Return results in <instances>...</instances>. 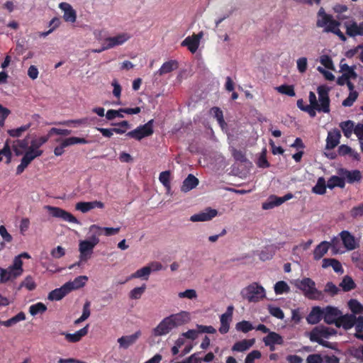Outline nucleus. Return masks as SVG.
Wrapping results in <instances>:
<instances>
[{
    "label": "nucleus",
    "instance_id": "obj_40",
    "mask_svg": "<svg viewBox=\"0 0 363 363\" xmlns=\"http://www.w3.org/2000/svg\"><path fill=\"white\" fill-rule=\"evenodd\" d=\"M327 184H325V181L324 178L320 177L316 184L313 187V192L316 194L323 195L325 193Z\"/></svg>",
    "mask_w": 363,
    "mask_h": 363
},
{
    "label": "nucleus",
    "instance_id": "obj_9",
    "mask_svg": "<svg viewBox=\"0 0 363 363\" xmlns=\"http://www.w3.org/2000/svg\"><path fill=\"white\" fill-rule=\"evenodd\" d=\"M44 208L46 209L52 217L60 218L64 221L71 223H79L78 220L72 214L60 208L45 206Z\"/></svg>",
    "mask_w": 363,
    "mask_h": 363
},
{
    "label": "nucleus",
    "instance_id": "obj_2",
    "mask_svg": "<svg viewBox=\"0 0 363 363\" xmlns=\"http://www.w3.org/2000/svg\"><path fill=\"white\" fill-rule=\"evenodd\" d=\"M291 284L309 299L320 300L323 297V293L315 288V281L310 278L305 277L302 279H294L291 281Z\"/></svg>",
    "mask_w": 363,
    "mask_h": 363
},
{
    "label": "nucleus",
    "instance_id": "obj_35",
    "mask_svg": "<svg viewBox=\"0 0 363 363\" xmlns=\"http://www.w3.org/2000/svg\"><path fill=\"white\" fill-rule=\"evenodd\" d=\"M42 153V150H35L30 146L21 160L29 164L35 158L40 156Z\"/></svg>",
    "mask_w": 363,
    "mask_h": 363
},
{
    "label": "nucleus",
    "instance_id": "obj_49",
    "mask_svg": "<svg viewBox=\"0 0 363 363\" xmlns=\"http://www.w3.org/2000/svg\"><path fill=\"white\" fill-rule=\"evenodd\" d=\"M275 89L280 94H285L289 96H295V91L294 89L293 86L290 85H281L279 86H277Z\"/></svg>",
    "mask_w": 363,
    "mask_h": 363
},
{
    "label": "nucleus",
    "instance_id": "obj_7",
    "mask_svg": "<svg viewBox=\"0 0 363 363\" xmlns=\"http://www.w3.org/2000/svg\"><path fill=\"white\" fill-rule=\"evenodd\" d=\"M336 334L335 329L325 326H318L315 328L311 333V340L316 342L320 345H326L325 338H329L330 336Z\"/></svg>",
    "mask_w": 363,
    "mask_h": 363
},
{
    "label": "nucleus",
    "instance_id": "obj_48",
    "mask_svg": "<svg viewBox=\"0 0 363 363\" xmlns=\"http://www.w3.org/2000/svg\"><path fill=\"white\" fill-rule=\"evenodd\" d=\"M340 72L350 79H355L357 77L354 68L347 64L340 63Z\"/></svg>",
    "mask_w": 363,
    "mask_h": 363
},
{
    "label": "nucleus",
    "instance_id": "obj_19",
    "mask_svg": "<svg viewBox=\"0 0 363 363\" xmlns=\"http://www.w3.org/2000/svg\"><path fill=\"white\" fill-rule=\"evenodd\" d=\"M96 208H104V203H102L101 201H89V202L81 201V202L77 203L75 205L76 210H77L83 213H86Z\"/></svg>",
    "mask_w": 363,
    "mask_h": 363
},
{
    "label": "nucleus",
    "instance_id": "obj_44",
    "mask_svg": "<svg viewBox=\"0 0 363 363\" xmlns=\"http://www.w3.org/2000/svg\"><path fill=\"white\" fill-rule=\"evenodd\" d=\"M211 114L214 116L218 121V124L222 128L225 125V121L223 119V115L222 111L218 107H213L210 111Z\"/></svg>",
    "mask_w": 363,
    "mask_h": 363
},
{
    "label": "nucleus",
    "instance_id": "obj_8",
    "mask_svg": "<svg viewBox=\"0 0 363 363\" xmlns=\"http://www.w3.org/2000/svg\"><path fill=\"white\" fill-rule=\"evenodd\" d=\"M153 119L149 121L147 123L140 125L132 131L128 132L126 135L140 140L145 137H148L153 133Z\"/></svg>",
    "mask_w": 363,
    "mask_h": 363
},
{
    "label": "nucleus",
    "instance_id": "obj_27",
    "mask_svg": "<svg viewBox=\"0 0 363 363\" xmlns=\"http://www.w3.org/2000/svg\"><path fill=\"white\" fill-rule=\"evenodd\" d=\"M323 318V308L315 306L307 316V321L310 324H316Z\"/></svg>",
    "mask_w": 363,
    "mask_h": 363
},
{
    "label": "nucleus",
    "instance_id": "obj_25",
    "mask_svg": "<svg viewBox=\"0 0 363 363\" xmlns=\"http://www.w3.org/2000/svg\"><path fill=\"white\" fill-rule=\"evenodd\" d=\"M341 134L337 129H333L328 132L326 139V149L331 150L335 147L340 143Z\"/></svg>",
    "mask_w": 363,
    "mask_h": 363
},
{
    "label": "nucleus",
    "instance_id": "obj_54",
    "mask_svg": "<svg viewBox=\"0 0 363 363\" xmlns=\"http://www.w3.org/2000/svg\"><path fill=\"white\" fill-rule=\"evenodd\" d=\"M296 67L298 72L305 73L308 68V60L306 57H301L296 60Z\"/></svg>",
    "mask_w": 363,
    "mask_h": 363
},
{
    "label": "nucleus",
    "instance_id": "obj_6",
    "mask_svg": "<svg viewBox=\"0 0 363 363\" xmlns=\"http://www.w3.org/2000/svg\"><path fill=\"white\" fill-rule=\"evenodd\" d=\"M23 262L18 259H13V263L7 269L0 267V282L5 283L7 281L19 277L23 273Z\"/></svg>",
    "mask_w": 363,
    "mask_h": 363
},
{
    "label": "nucleus",
    "instance_id": "obj_16",
    "mask_svg": "<svg viewBox=\"0 0 363 363\" xmlns=\"http://www.w3.org/2000/svg\"><path fill=\"white\" fill-rule=\"evenodd\" d=\"M174 328L183 325L191 320L190 313L187 311H180L179 313L172 314L168 316Z\"/></svg>",
    "mask_w": 363,
    "mask_h": 363
},
{
    "label": "nucleus",
    "instance_id": "obj_20",
    "mask_svg": "<svg viewBox=\"0 0 363 363\" xmlns=\"http://www.w3.org/2000/svg\"><path fill=\"white\" fill-rule=\"evenodd\" d=\"M59 8L63 11V18L66 22L74 23L76 21L77 13L69 4L62 2L59 4Z\"/></svg>",
    "mask_w": 363,
    "mask_h": 363
},
{
    "label": "nucleus",
    "instance_id": "obj_38",
    "mask_svg": "<svg viewBox=\"0 0 363 363\" xmlns=\"http://www.w3.org/2000/svg\"><path fill=\"white\" fill-rule=\"evenodd\" d=\"M284 202V199L283 197L271 196L267 202L263 203L262 208L264 209L272 208L274 206L282 204Z\"/></svg>",
    "mask_w": 363,
    "mask_h": 363
},
{
    "label": "nucleus",
    "instance_id": "obj_3",
    "mask_svg": "<svg viewBox=\"0 0 363 363\" xmlns=\"http://www.w3.org/2000/svg\"><path fill=\"white\" fill-rule=\"evenodd\" d=\"M329 89L325 86H320L317 89L318 94V100L316 95L313 91L309 92L308 99L310 105L316 108L318 112L329 113L330 112V99L328 96Z\"/></svg>",
    "mask_w": 363,
    "mask_h": 363
},
{
    "label": "nucleus",
    "instance_id": "obj_21",
    "mask_svg": "<svg viewBox=\"0 0 363 363\" xmlns=\"http://www.w3.org/2000/svg\"><path fill=\"white\" fill-rule=\"evenodd\" d=\"M88 328H89V325H86L85 327L77 330L74 333H68L66 332H62V333H60V334L62 335L65 336V340L68 342L74 343V342H79L83 337H84L85 335H87Z\"/></svg>",
    "mask_w": 363,
    "mask_h": 363
},
{
    "label": "nucleus",
    "instance_id": "obj_13",
    "mask_svg": "<svg viewBox=\"0 0 363 363\" xmlns=\"http://www.w3.org/2000/svg\"><path fill=\"white\" fill-rule=\"evenodd\" d=\"M174 328L169 317L163 318L159 324L152 330L154 336H164L169 333Z\"/></svg>",
    "mask_w": 363,
    "mask_h": 363
},
{
    "label": "nucleus",
    "instance_id": "obj_23",
    "mask_svg": "<svg viewBox=\"0 0 363 363\" xmlns=\"http://www.w3.org/2000/svg\"><path fill=\"white\" fill-rule=\"evenodd\" d=\"M121 228H108V227H100L97 225H91L89 227V232H94V233L98 237L101 235V232H104V235L111 236L116 235L120 231Z\"/></svg>",
    "mask_w": 363,
    "mask_h": 363
},
{
    "label": "nucleus",
    "instance_id": "obj_58",
    "mask_svg": "<svg viewBox=\"0 0 363 363\" xmlns=\"http://www.w3.org/2000/svg\"><path fill=\"white\" fill-rule=\"evenodd\" d=\"M99 130L104 137L107 138L112 136L113 133L118 134H122L125 133V130H122L121 128H99Z\"/></svg>",
    "mask_w": 363,
    "mask_h": 363
},
{
    "label": "nucleus",
    "instance_id": "obj_46",
    "mask_svg": "<svg viewBox=\"0 0 363 363\" xmlns=\"http://www.w3.org/2000/svg\"><path fill=\"white\" fill-rule=\"evenodd\" d=\"M160 182L167 189V191H170V172L169 171L162 172L159 176Z\"/></svg>",
    "mask_w": 363,
    "mask_h": 363
},
{
    "label": "nucleus",
    "instance_id": "obj_60",
    "mask_svg": "<svg viewBox=\"0 0 363 363\" xmlns=\"http://www.w3.org/2000/svg\"><path fill=\"white\" fill-rule=\"evenodd\" d=\"M268 310H269V313L272 316L276 317L277 318L280 319V320L284 319V314L280 308L274 306H269Z\"/></svg>",
    "mask_w": 363,
    "mask_h": 363
},
{
    "label": "nucleus",
    "instance_id": "obj_41",
    "mask_svg": "<svg viewBox=\"0 0 363 363\" xmlns=\"http://www.w3.org/2000/svg\"><path fill=\"white\" fill-rule=\"evenodd\" d=\"M341 238L335 237L333 238L330 242V247H331L333 253L334 255L343 253L345 251L342 249L341 246Z\"/></svg>",
    "mask_w": 363,
    "mask_h": 363
},
{
    "label": "nucleus",
    "instance_id": "obj_47",
    "mask_svg": "<svg viewBox=\"0 0 363 363\" xmlns=\"http://www.w3.org/2000/svg\"><path fill=\"white\" fill-rule=\"evenodd\" d=\"M274 292L276 294H282L284 293H289L290 288L288 284L284 281H279L274 285Z\"/></svg>",
    "mask_w": 363,
    "mask_h": 363
},
{
    "label": "nucleus",
    "instance_id": "obj_15",
    "mask_svg": "<svg viewBox=\"0 0 363 363\" xmlns=\"http://www.w3.org/2000/svg\"><path fill=\"white\" fill-rule=\"evenodd\" d=\"M340 237L343 243L344 247L348 250H353L359 247V242L348 231L343 230L340 233Z\"/></svg>",
    "mask_w": 363,
    "mask_h": 363
},
{
    "label": "nucleus",
    "instance_id": "obj_50",
    "mask_svg": "<svg viewBox=\"0 0 363 363\" xmlns=\"http://www.w3.org/2000/svg\"><path fill=\"white\" fill-rule=\"evenodd\" d=\"M275 250L273 246L266 247L259 253V259L262 261L269 260L272 258Z\"/></svg>",
    "mask_w": 363,
    "mask_h": 363
},
{
    "label": "nucleus",
    "instance_id": "obj_51",
    "mask_svg": "<svg viewBox=\"0 0 363 363\" xmlns=\"http://www.w3.org/2000/svg\"><path fill=\"white\" fill-rule=\"evenodd\" d=\"M340 286L343 289L344 291H348L353 289L355 286V284L351 277L346 276L342 279Z\"/></svg>",
    "mask_w": 363,
    "mask_h": 363
},
{
    "label": "nucleus",
    "instance_id": "obj_14",
    "mask_svg": "<svg viewBox=\"0 0 363 363\" xmlns=\"http://www.w3.org/2000/svg\"><path fill=\"white\" fill-rule=\"evenodd\" d=\"M218 215V211L211 208H207L203 211L192 215L189 220L191 222H205L212 220Z\"/></svg>",
    "mask_w": 363,
    "mask_h": 363
},
{
    "label": "nucleus",
    "instance_id": "obj_63",
    "mask_svg": "<svg viewBox=\"0 0 363 363\" xmlns=\"http://www.w3.org/2000/svg\"><path fill=\"white\" fill-rule=\"evenodd\" d=\"M320 62L327 69H334V65L332 59L327 55L320 57Z\"/></svg>",
    "mask_w": 363,
    "mask_h": 363
},
{
    "label": "nucleus",
    "instance_id": "obj_31",
    "mask_svg": "<svg viewBox=\"0 0 363 363\" xmlns=\"http://www.w3.org/2000/svg\"><path fill=\"white\" fill-rule=\"evenodd\" d=\"M69 293L67 285L65 284L60 288L52 291L48 295V299L50 301H60Z\"/></svg>",
    "mask_w": 363,
    "mask_h": 363
},
{
    "label": "nucleus",
    "instance_id": "obj_30",
    "mask_svg": "<svg viewBox=\"0 0 363 363\" xmlns=\"http://www.w3.org/2000/svg\"><path fill=\"white\" fill-rule=\"evenodd\" d=\"M330 248V242L323 241L318 245L313 251V258L315 260L320 259L328 251Z\"/></svg>",
    "mask_w": 363,
    "mask_h": 363
},
{
    "label": "nucleus",
    "instance_id": "obj_5",
    "mask_svg": "<svg viewBox=\"0 0 363 363\" xmlns=\"http://www.w3.org/2000/svg\"><path fill=\"white\" fill-rule=\"evenodd\" d=\"M242 296L250 302H258L266 296L264 289L257 283H252L242 290Z\"/></svg>",
    "mask_w": 363,
    "mask_h": 363
},
{
    "label": "nucleus",
    "instance_id": "obj_64",
    "mask_svg": "<svg viewBox=\"0 0 363 363\" xmlns=\"http://www.w3.org/2000/svg\"><path fill=\"white\" fill-rule=\"evenodd\" d=\"M260 357V352L258 350H253L247 355L245 359V363H254L255 359H259Z\"/></svg>",
    "mask_w": 363,
    "mask_h": 363
},
{
    "label": "nucleus",
    "instance_id": "obj_37",
    "mask_svg": "<svg viewBox=\"0 0 363 363\" xmlns=\"http://www.w3.org/2000/svg\"><path fill=\"white\" fill-rule=\"evenodd\" d=\"M232 320V317L223 313L221 315L220 320V327L219 328V331L222 334L227 333L229 330V325L230 322Z\"/></svg>",
    "mask_w": 363,
    "mask_h": 363
},
{
    "label": "nucleus",
    "instance_id": "obj_26",
    "mask_svg": "<svg viewBox=\"0 0 363 363\" xmlns=\"http://www.w3.org/2000/svg\"><path fill=\"white\" fill-rule=\"evenodd\" d=\"M56 143H59V145L65 150V148L74 145L76 144H86L88 142L84 138L77 137H70L67 138H57L55 140Z\"/></svg>",
    "mask_w": 363,
    "mask_h": 363
},
{
    "label": "nucleus",
    "instance_id": "obj_4",
    "mask_svg": "<svg viewBox=\"0 0 363 363\" xmlns=\"http://www.w3.org/2000/svg\"><path fill=\"white\" fill-rule=\"evenodd\" d=\"M99 242V238L95 235H92L89 239L80 240L79 242V262L73 264L69 267V269H73L74 267L81 265L82 262H85L89 260L94 252L95 246Z\"/></svg>",
    "mask_w": 363,
    "mask_h": 363
},
{
    "label": "nucleus",
    "instance_id": "obj_11",
    "mask_svg": "<svg viewBox=\"0 0 363 363\" xmlns=\"http://www.w3.org/2000/svg\"><path fill=\"white\" fill-rule=\"evenodd\" d=\"M203 36L202 31L197 34H193L191 36L186 37L181 43L183 47H186L191 53H195L200 45V41Z\"/></svg>",
    "mask_w": 363,
    "mask_h": 363
},
{
    "label": "nucleus",
    "instance_id": "obj_39",
    "mask_svg": "<svg viewBox=\"0 0 363 363\" xmlns=\"http://www.w3.org/2000/svg\"><path fill=\"white\" fill-rule=\"evenodd\" d=\"M340 127L342 130L345 136L347 137V138H349L352 135L355 128L354 127V123L352 121L342 122L340 124Z\"/></svg>",
    "mask_w": 363,
    "mask_h": 363
},
{
    "label": "nucleus",
    "instance_id": "obj_53",
    "mask_svg": "<svg viewBox=\"0 0 363 363\" xmlns=\"http://www.w3.org/2000/svg\"><path fill=\"white\" fill-rule=\"evenodd\" d=\"M197 296V293L194 289H186L184 291L178 293V297L179 298H187L189 300H193L196 299Z\"/></svg>",
    "mask_w": 363,
    "mask_h": 363
},
{
    "label": "nucleus",
    "instance_id": "obj_42",
    "mask_svg": "<svg viewBox=\"0 0 363 363\" xmlns=\"http://www.w3.org/2000/svg\"><path fill=\"white\" fill-rule=\"evenodd\" d=\"M46 310V306L41 302L33 304L29 308V312L33 316L39 313H43Z\"/></svg>",
    "mask_w": 363,
    "mask_h": 363
},
{
    "label": "nucleus",
    "instance_id": "obj_28",
    "mask_svg": "<svg viewBox=\"0 0 363 363\" xmlns=\"http://www.w3.org/2000/svg\"><path fill=\"white\" fill-rule=\"evenodd\" d=\"M198 184L199 179L195 176L190 174L184 180L182 185L181 186V191L184 193H186L196 187Z\"/></svg>",
    "mask_w": 363,
    "mask_h": 363
},
{
    "label": "nucleus",
    "instance_id": "obj_62",
    "mask_svg": "<svg viewBox=\"0 0 363 363\" xmlns=\"http://www.w3.org/2000/svg\"><path fill=\"white\" fill-rule=\"evenodd\" d=\"M49 135L48 134L47 136L40 137L38 139L33 140L30 143V147H32L35 150H39V147L43 145L44 143H45L49 138Z\"/></svg>",
    "mask_w": 363,
    "mask_h": 363
},
{
    "label": "nucleus",
    "instance_id": "obj_55",
    "mask_svg": "<svg viewBox=\"0 0 363 363\" xmlns=\"http://www.w3.org/2000/svg\"><path fill=\"white\" fill-rule=\"evenodd\" d=\"M358 95L357 91H350L348 96L342 101V106L345 107L352 106L357 100Z\"/></svg>",
    "mask_w": 363,
    "mask_h": 363
},
{
    "label": "nucleus",
    "instance_id": "obj_12",
    "mask_svg": "<svg viewBox=\"0 0 363 363\" xmlns=\"http://www.w3.org/2000/svg\"><path fill=\"white\" fill-rule=\"evenodd\" d=\"M341 313L337 308L328 306L323 308V320L328 324L337 325V322L341 317Z\"/></svg>",
    "mask_w": 363,
    "mask_h": 363
},
{
    "label": "nucleus",
    "instance_id": "obj_17",
    "mask_svg": "<svg viewBox=\"0 0 363 363\" xmlns=\"http://www.w3.org/2000/svg\"><path fill=\"white\" fill-rule=\"evenodd\" d=\"M337 173L343 177L345 182H347L350 184L358 182L362 179V174L359 170L350 171L345 169H340Z\"/></svg>",
    "mask_w": 363,
    "mask_h": 363
},
{
    "label": "nucleus",
    "instance_id": "obj_43",
    "mask_svg": "<svg viewBox=\"0 0 363 363\" xmlns=\"http://www.w3.org/2000/svg\"><path fill=\"white\" fill-rule=\"evenodd\" d=\"M348 306L354 314H363V306L357 300L351 299L348 302Z\"/></svg>",
    "mask_w": 363,
    "mask_h": 363
},
{
    "label": "nucleus",
    "instance_id": "obj_45",
    "mask_svg": "<svg viewBox=\"0 0 363 363\" xmlns=\"http://www.w3.org/2000/svg\"><path fill=\"white\" fill-rule=\"evenodd\" d=\"M150 274V270L147 266H145V267L137 270L135 273H133L130 277V279L143 278L145 280H147Z\"/></svg>",
    "mask_w": 363,
    "mask_h": 363
},
{
    "label": "nucleus",
    "instance_id": "obj_33",
    "mask_svg": "<svg viewBox=\"0 0 363 363\" xmlns=\"http://www.w3.org/2000/svg\"><path fill=\"white\" fill-rule=\"evenodd\" d=\"M28 140L27 138L23 140H17L13 141L12 147L16 155H22L23 152L28 149Z\"/></svg>",
    "mask_w": 363,
    "mask_h": 363
},
{
    "label": "nucleus",
    "instance_id": "obj_29",
    "mask_svg": "<svg viewBox=\"0 0 363 363\" xmlns=\"http://www.w3.org/2000/svg\"><path fill=\"white\" fill-rule=\"evenodd\" d=\"M255 342V339H250V340H242L241 341H238L235 342L233 346L232 347V350L233 352H242L247 350H249L251 347L253 346V345Z\"/></svg>",
    "mask_w": 363,
    "mask_h": 363
},
{
    "label": "nucleus",
    "instance_id": "obj_24",
    "mask_svg": "<svg viewBox=\"0 0 363 363\" xmlns=\"http://www.w3.org/2000/svg\"><path fill=\"white\" fill-rule=\"evenodd\" d=\"M263 341L265 345L270 347L272 351L274 350V345H282L284 342L283 337L275 332H269Z\"/></svg>",
    "mask_w": 363,
    "mask_h": 363
},
{
    "label": "nucleus",
    "instance_id": "obj_22",
    "mask_svg": "<svg viewBox=\"0 0 363 363\" xmlns=\"http://www.w3.org/2000/svg\"><path fill=\"white\" fill-rule=\"evenodd\" d=\"M357 323V318H356L355 315H342V313H341V317H340L338 322H337L336 326L337 328L342 327L345 330H348L352 328L354 325H356Z\"/></svg>",
    "mask_w": 363,
    "mask_h": 363
},
{
    "label": "nucleus",
    "instance_id": "obj_59",
    "mask_svg": "<svg viewBox=\"0 0 363 363\" xmlns=\"http://www.w3.org/2000/svg\"><path fill=\"white\" fill-rule=\"evenodd\" d=\"M236 329L243 333H247L254 329V327L249 321L242 320L236 324Z\"/></svg>",
    "mask_w": 363,
    "mask_h": 363
},
{
    "label": "nucleus",
    "instance_id": "obj_32",
    "mask_svg": "<svg viewBox=\"0 0 363 363\" xmlns=\"http://www.w3.org/2000/svg\"><path fill=\"white\" fill-rule=\"evenodd\" d=\"M88 280L86 276H79L76 277L72 281H68L65 283L68 288V291H72V290L78 289L83 287Z\"/></svg>",
    "mask_w": 363,
    "mask_h": 363
},
{
    "label": "nucleus",
    "instance_id": "obj_10",
    "mask_svg": "<svg viewBox=\"0 0 363 363\" xmlns=\"http://www.w3.org/2000/svg\"><path fill=\"white\" fill-rule=\"evenodd\" d=\"M131 38L130 34L128 33H120L116 34V35L108 37L105 38V42L106 43V48L109 49H112L117 46H121L125 44L128 40Z\"/></svg>",
    "mask_w": 363,
    "mask_h": 363
},
{
    "label": "nucleus",
    "instance_id": "obj_52",
    "mask_svg": "<svg viewBox=\"0 0 363 363\" xmlns=\"http://www.w3.org/2000/svg\"><path fill=\"white\" fill-rule=\"evenodd\" d=\"M30 124L22 125L18 128L11 129L8 130L10 136L13 138H18L30 128Z\"/></svg>",
    "mask_w": 363,
    "mask_h": 363
},
{
    "label": "nucleus",
    "instance_id": "obj_56",
    "mask_svg": "<svg viewBox=\"0 0 363 363\" xmlns=\"http://www.w3.org/2000/svg\"><path fill=\"white\" fill-rule=\"evenodd\" d=\"M351 259L353 263L360 269L363 270V255L359 252H354L351 255Z\"/></svg>",
    "mask_w": 363,
    "mask_h": 363
},
{
    "label": "nucleus",
    "instance_id": "obj_18",
    "mask_svg": "<svg viewBox=\"0 0 363 363\" xmlns=\"http://www.w3.org/2000/svg\"><path fill=\"white\" fill-rule=\"evenodd\" d=\"M140 336L141 332L138 330L132 335H124L119 337L117 340L119 344V347L124 350L128 349L130 346L134 345Z\"/></svg>",
    "mask_w": 363,
    "mask_h": 363
},
{
    "label": "nucleus",
    "instance_id": "obj_61",
    "mask_svg": "<svg viewBox=\"0 0 363 363\" xmlns=\"http://www.w3.org/2000/svg\"><path fill=\"white\" fill-rule=\"evenodd\" d=\"M356 333L355 336L363 340V316H359L357 318V323L355 325Z\"/></svg>",
    "mask_w": 363,
    "mask_h": 363
},
{
    "label": "nucleus",
    "instance_id": "obj_57",
    "mask_svg": "<svg viewBox=\"0 0 363 363\" xmlns=\"http://www.w3.org/2000/svg\"><path fill=\"white\" fill-rule=\"evenodd\" d=\"M145 288L146 286L145 284L140 287L134 288L130 291L129 297L131 299H139L144 293Z\"/></svg>",
    "mask_w": 363,
    "mask_h": 363
},
{
    "label": "nucleus",
    "instance_id": "obj_1",
    "mask_svg": "<svg viewBox=\"0 0 363 363\" xmlns=\"http://www.w3.org/2000/svg\"><path fill=\"white\" fill-rule=\"evenodd\" d=\"M316 26L319 28H323L324 32L333 33L337 35L342 40H346L345 35L339 29L340 23L333 19L332 16L327 14L323 8H320L317 13Z\"/></svg>",
    "mask_w": 363,
    "mask_h": 363
},
{
    "label": "nucleus",
    "instance_id": "obj_34",
    "mask_svg": "<svg viewBox=\"0 0 363 363\" xmlns=\"http://www.w3.org/2000/svg\"><path fill=\"white\" fill-rule=\"evenodd\" d=\"M178 63L176 60H169L164 62L161 67L158 69L156 74L162 76L163 74L169 73L173 70L177 69Z\"/></svg>",
    "mask_w": 363,
    "mask_h": 363
},
{
    "label": "nucleus",
    "instance_id": "obj_36",
    "mask_svg": "<svg viewBox=\"0 0 363 363\" xmlns=\"http://www.w3.org/2000/svg\"><path fill=\"white\" fill-rule=\"evenodd\" d=\"M336 186L344 188L345 187V181L343 177L340 176H333L331 177L327 183V187L332 189Z\"/></svg>",
    "mask_w": 363,
    "mask_h": 363
}]
</instances>
